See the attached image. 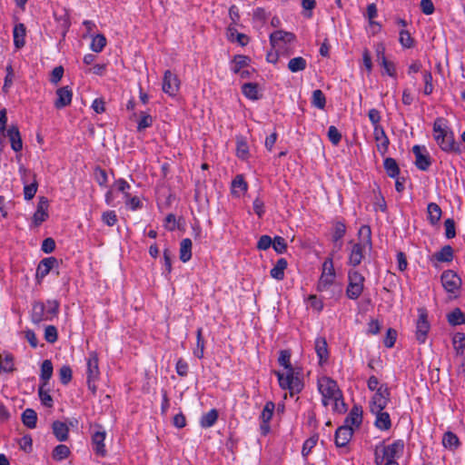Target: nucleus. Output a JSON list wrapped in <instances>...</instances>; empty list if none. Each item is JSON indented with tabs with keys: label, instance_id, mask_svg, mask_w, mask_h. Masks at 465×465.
<instances>
[{
	"label": "nucleus",
	"instance_id": "f257e3e1",
	"mask_svg": "<svg viewBox=\"0 0 465 465\" xmlns=\"http://www.w3.org/2000/svg\"><path fill=\"white\" fill-rule=\"evenodd\" d=\"M318 391L322 395V403L323 406L331 407V411L337 413H343L346 411L342 393L334 380L327 376L319 378Z\"/></svg>",
	"mask_w": 465,
	"mask_h": 465
},
{
	"label": "nucleus",
	"instance_id": "f03ea898",
	"mask_svg": "<svg viewBox=\"0 0 465 465\" xmlns=\"http://www.w3.org/2000/svg\"><path fill=\"white\" fill-rule=\"evenodd\" d=\"M367 387L371 393L369 401L370 411L386 409L391 397L388 386L377 377L371 376L367 381Z\"/></svg>",
	"mask_w": 465,
	"mask_h": 465
},
{
	"label": "nucleus",
	"instance_id": "7ed1b4c3",
	"mask_svg": "<svg viewBox=\"0 0 465 465\" xmlns=\"http://www.w3.org/2000/svg\"><path fill=\"white\" fill-rule=\"evenodd\" d=\"M274 373L278 378L280 387L289 391L292 396L302 391L303 388L302 371L299 367L278 370Z\"/></svg>",
	"mask_w": 465,
	"mask_h": 465
},
{
	"label": "nucleus",
	"instance_id": "20e7f679",
	"mask_svg": "<svg viewBox=\"0 0 465 465\" xmlns=\"http://www.w3.org/2000/svg\"><path fill=\"white\" fill-rule=\"evenodd\" d=\"M360 242L354 243L349 254V264L359 265L367 251L371 249V232L369 226L363 225L359 230Z\"/></svg>",
	"mask_w": 465,
	"mask_h": 465
},
{
	"label": "nucleus",
	"instance_id": "39448f33",
	"mask_svg": "<svg viewBox=\"0 0 465 465\" xmlns=\"http://www.w3.org/2000/svg\"><path fill=\"white\" fill-rule=\"evenodd\" d=\"M433 137L438 145L445 152L455 150L452 132L449 129L446 121L438 118L433 124Z\"/></svg>",
	"mask_w": 465,
	"mask_h": 465
},
{
	"label": "nucleus",
	"instance_id": "423d86ee",
	"mask_svg": "<svg viewBox=\"0 0 465 465\" xmlns=\"http://www.w3.org/2000/svg\"><path fill=\"white\" fill-rule=\"evenodd\" d=\"M403 450L404 442L401 440L388 446H377L375 449V462L377 465H381L385 460H395L402 455Z\"/></svg>",
	"mask_w": 465,
	"mask_h": 465
},
{
	"label": "nucleus",
	"instance_id": "0eeeda50",
	"mask_svg": "<svg viewBox=\"0 0 465 465\" xmlns=\"http://www.w3.org/2000/svg\"><path fill=\"white\" fill-rule=\"evenodd\" d=\"M336 272L334 270L333 260L328 257L322 264V272L317 282L318 292L327 291L335 282Z\"/></svg>",
	"mask_w": 465,
	"mask_h": 465
},
{
	"label": "nucleus",
	"instance_id": "6e6552de",
	"mask_svg": "<svg viewBox=\"0 0 465 465\" xmlns=\"http://www.w3.org/2000/svg\"><path fill=\"white\" fill-rule=\"evenodd\" d=\"M250 63L251 59L248 56L238 54L232 60L230 69L233 74H238L241 78H252L255 70L251 66Z\"/></svg>",
	"mask_w": 465,
	"mask_h": 465
},
{
	"label": "nucleus",
	"instance_id": "1a4fd4ad",
	"mask_svg": "<svg viewBox=\"0 0 465 465\" xmlns=\"http://www.w3.org/2000/svg\"><path fill=\"white\" fill-rule=\"evenodd\" d=\"M441 284L450 297H457L461 286V279L451 270H447L441 274Z\"/></svg>",
	"mask_w": 465,
	"mask_h": 465
},
{
	"label": "nucleus",
	"instance_id": "9d476101",
	"mask_svg": "<svg viewBox=\"0 0 465 465\" xmlns=\"http://www.w3.org/2000/svg\"><path fill=\"white\" fill-rule=\"evenodd\" d=\"M348 278L347 296L352 300L357 299L362 293L364 277L358 271L351 270L348 273Z\"/></svg>",
	"mask_w": 465,
	"mask_h": 465
},
{
	"label": "nucleus",
	"instance_id": "9b49d317",
	"mask_svg": "<svg viewBox=\"0 0 465 465\" xmlns=\"http://www.w3.org/2000/svg\"><path fill=\"white\" fill-rule=\"evenodd\" d=\"M98 356L94 351H91L86 359V375L88 388L94 392L96 390L95 381L100 375Z\"/></svg>",
	"mask_w": 465,
	"mask_h": 465
},
{
	"label": "nucleus",
	"instance_id": "f8f14e48",
	"mask_svg": "<svg viewBox=\"0 0 465 465\" xmlns=\"http://www.w3.org/2000/svg\"><path fill=\"white\" fill-rule=\"evenodd\" d=\"M295 35L292 33L285 31H275L270 35V42L276 52L284 51L293 43Z\"/></svg>",
	"mask_w": 465,
	"mask_h": 465
},
{
	"label": "nucleus",
	"instance_id": "ddd939ff",
	"mask_svg": "<svg viewBox=\"0 0 465 465\" xmlns=\"http://www.w3.org/2000/svg\"><path fill=\"white\" fill-rule=\"evenodd\" d=\"M181 82L178 76L170 70H166L163 78V91L169 96H175L180 90Z\"/></svg>",
	"mask_w": 465,
	"mask_h": 465
},
{
	"label": "nucleus",
	"instance_id": "4468645a",
	"mask_svg": "<svg viewBox=\"0 0 465 465\" xmlns=\"http://www.w3.org/2000/svg\"><path fill=\"white\" fill-rule=\"evenodd\" d=\"M419 316L416 322V338L420 343H424L427 335L430 331V323L428 322V314L425 309H419L418 310Z\"/></svg>",
	"mask_w": 465,
	"mask_h": 465
},
{
	"label": "nucleus",
	"instance_id": "2eb2a0df",
	"mask_svg": "<svg viewBox=\"0 0 465 465\" xmlns=\"http://www.w3.org/2000/svg\"><path fill=\"white\" fill-rule=\"evenodd\" d=\"M49 201L46 197H39L36 210L32 217V223L37 227L49 217Z\"/></svg>",
	"mask_w": 465,
	"mask_h": 465
},
{
	"label": "nucleus",
	"instance_id": "dca6fc26",
	"mask_svg": "<svg viewBox=\"0 0 465 465\" xmlns=\"http://www.w3.org/2000/svg\"><path fill=\"white\" fill-rule=\"evenodd\" d=\"M371 413L375 417L374 426L381 431H387L391 428V416L385 409L371 411Z\"/></svg>",
	"mask_w": 465,
	"mask_h": 465
},
{
	"label": "nucleus",
	"instance_id": "f3484780",
	"mask_svg": "<svg viewBox=\"0 0 465 465\" xmlns=\"http://www.w3.org/2000/svg\"><path fill=\"white\" fill-rule=\"evenodd\" d=\"M27 170L23 165L19 167V173L21 174L22 183L24 184V198L26 201L32 200L38 189V183L36 181L35 175L34 174L33 182L31 183H27L25 179V175L27 173Z\"/></svg>",
	"mask_w": 465,
	"mask_h": 465
},
{
	"label": "nucleus",
	"instance_id": "a211bd4d",
	"mask_svg": "<svg viewBox=\"0 0 465 465\" xmlns=\"http://www.w3.org/2000/svg\"><path fill=\"white\" fill-rule=\"evenodd\" d=\"M274 403L272 401H267L261 413V430L262 434H267L270 430V421L272 418L274 411Z\"/></svg>",
	"mask_w": 465,
	"mask_h": 465
},
{
	"label": "nucleus",
	"instance_id": "6ab92c4d",
	"mask_svg": "<svg viewBox=\"0 0 465 465\" xmlns=\"http://www.w3.org/2000/svg\"><path fill=\"white\" fill-rule=\"evenodd\" d=\"M105 437L106 433L102 430L94 431L92 435L93 449L97 455L102 457L106 455V449L104 445Z\"/></svg>",
	"mask_w": 465,
	"mask_h": 465
},
{
	"label": "nucleus",
	"instance_id": "aec40b11",
	"mask_svg": "<svg viewBox=\"0 0 465 465\" xmlns=\"http://www.w3.org/2000/svg\"><path fill=\"white\" fill-rule=\"evenodd\" d=\"M248 191V183L243 178V175L238 174L232 181L231 193L233 197L240 198Z\"/></svg>",
	"mask_w": 465,
	"mask_h": 465
},
{
	"label": "nucleus",
	"instance_id": "412c9836",
	"mask_svg": "<svg viewBox=\"0 0 465 465\" xmlns=\"http://www.w3.org/2000/svg\"><path fill=\"white\" fill-rule=\"evenodd\" d=\"M314 349L321 365L327 362L329 359V350L325 338L317 337L314 341Z\"/></svg>",
	"mask_w": 465,
	"mask_h": 465
},
{
	"label": "nucleus",
	"instance_id": "4be33fe9",
	"mask_svg": "<svg viewBox=\"0 0 465 465\" xmlns=\"http://www.w3.org/2000/svg\"><path fill=\"white\" fill-rule=\"evenodd\" d=\"M373 135L376 142L377 150L384 155L389 147V139L382 127H376L373 129Z\"/></svg>",
	"mask_w": 465,
	"mask_h": 465
},
{
	"label": "nucleus",
	"instance_id": "5701e85b",
	"mask_svg": "<svg viewBox=\"0 0 465 465\" xmlns=\"http://www.w3.org/2000/svg\"><path fill=\"white\" fill-rule=\"evenodd\" d=\"M57 98L54 106L58 109L69 105L72 102L73 92L68 86H64L56 91Z\"/></svg>",
	"mask_w": 465,
	"mask_h": 465
},
{
	"label": "nucleus",
	"instance_id": "b1692460",
	"mask_svg": "<svg viewBox=\"0 0 465 465\" xmlns=\"http://www.w3.org/2000/svg\"><path fill=\"white\" fill-rule=\"evenodd\" d=\"M353 434V429L348 425L341 426L335 433V443L338 447H344L351 440Z\"/></svg>",
	"mask_w": 465,
	"mask_h": 465
},
{
	"label": "nucleus",
	"instance_id": "393cba45",
	"mask_svg": "<svg viewBox=\"0 0 465 465\" xmlns=\"http://www.w3.org/2000/svg\"><path fill=\"white\" fill-rule=\"evenodd\" d=\"M413 153L415 154V163L420 170H427L430 164L429 160V156L426 153V149L424 147H420L419 145H415L412 149Z\"/></svg>",
	"mask_w": 465,
	"mask_h": 465
},
{
	"label": "nucleus",
	"instance_id": "a878e982",
	"mask_svg": "<svg viewBox=\"0 0 465 465\" xmlns=\"http://www.w3.org/2000/svg\"><path fill=\"white\" fill-rule=\"evenodd\" d=\"M6 135L8 136L11 143V147L15 152H20L23 148V142L21 139L20 132L15 125L10 126L6 130Z\"/></svg>",
	"mask_w": 465,
	"mask_h": 465
},
{
	"label": "nucleus",
	"instance_id": "bb28decb",
	"mask_svg": "<svg viewBox=\"0 0 465 465\" xmlns=\"http://www.w3.org/2000/svg\"><path fill=\"white\" fill-rule=\"evenodd\" d=\"M31 317L32 321L35 323L50 320L48 312H46L45 304L43 302H35L32 308Z\"/></svg>",
	"mask_w": 465,
	"mask_h": 465
},
{
	"label": "nucleus",
	"instance_id": "cd10ccee",
	"mask_svg": "<svg viewBox=\"0 0 465 465\" xmlns=\"http://www.w3.org/2000/svg\"><path fill=\"white\" fill-rule=\"evenodd\" d=\"M57 263V261L54 257H48L42 260L36 269V278L43 279L45 278L53 267Z\"/></svg>",
	"mask_w": 465,
	"mask_h": 465
},
{
	"label": "nucleus",
	"instance_id": "c85d7f7f",
	"mask_svg": "<svg viewBox=\"0 0 465 465\" xmlns=\"http://www.w3.org/2000/svg\"><path fill=\"white\" fill-rule=\"evenodd\" d=\"M362 421V410L359 406H353L352 409L350 411V413L348 414L345 424L348 425L351 428H357L361 425Z\"/></svg>",
	"mask_w": 465,
	"mask_h": 465
},
{
	"label": "nucleus",
	"instance_id": "c756f323",
	"mask_svg": "<svg viewBox=\"0 0 465 465\" xmlns=\"http://www.w3.org/2000/svg\"><path fill=\"white\" fill-rule=\"evenodd\" d=\"M451 342L456 355L463 356L465 353V334L462 332L454 333Z\"/></svg>",
	"mask_w": 465,
	"mask_h": 465
},
{
	"label": "nucleus",
	"instance_id": "7c9ffc66",
	"mask_svg": "<svg viewBox=\"0 0 465 465\" xmlns=\"http://www.w3.org/2000/svg\"><path fill=\"white\" fill-rule=\"evenodd\" d=\"M14 45L16 49L22 48L25 44V27L23 24L16 25L14 28Z\"/></svg>",
	"mask_w": 465,
	"mask_h": 465
},
{
	"label": "nucleus",
	"instance_id": "2f4dec72",
	"mask_svg": "<svg viewBox=\"0 0 465 465\" xmlns=\"http://www.w3.org/2000/svg\"><path fill=\"white\" fill-rule=\"evenodd\" d=\"M287 261L284 258L279 259L270 272L271 276L278 281L284 278V271L287 268Z\"/></svg>",
	"mask_w": 465,
	"mask_h": 465
},
{
	"label": "nucleus",
	"instance_id": "473e14b6",
	"mask_svg": "<svg viewBox=\"0 0 465 465\" xmlns=\"http://www.w3.org/2000/svg\"><path fill=\"white\" fill-rule=\"evenodd\" d=\"M242 92L246 98L252 101H256L261 97L260 91L256 84H244L242 86Z\"/></svg>",
	"mask_w": 465,
	"mask_h": 465
},
{
	"label": "nucleus",
	"instance_id": "72a5a7b5",
	"mask_svg": "<svg viewBox=\"0 0 465 465\" xmlns=\"http://www.w3.org/2000/svg\"><path fill=\"white\" fill-rule=\"evenodd\" d=\"M53 375V364L51 361L45 360L43 361L41 365V373H40V380L41 384H44V386L48 385V381L51 379Z\"/></svg>",
	"mask_w": 465,
	"mask_h": 465
},
{
	"label": "nucleus",
	"instance_id": "f704fd0d",
	"mask_svg": "<svg viewBox=\"0 0 465 465\" xmlns=\"http://www.w3.org/2000/svg\"><path fill=\"white\" fill-rule=\"evenodd\" d=\"M433 258L440 262H450L453 259V249L450 245H445L433 254Z\"/></svg>",
	"mask_w": 465,
	"mask_h": 465
},
{
	"label": "nucleus",
	"instance_id": "c9c22d12",
	"mask_svg": "<svg viewBox=\"0 0 465 465\" xmlns=\"http://www.w3.org/2000/svg\"><path fill=\"white\" fill-rule=\"evenodd\" d=\"M52 428L53 432L58 440L64 441L67 439L69 430L65 423L57 420L53 423Z\"/></svg>",
	"mask_w": 465,
	"mask_h": 465
},
{
	"label": "nucleus",
	"instance_id": "e433bc0d",
	"mask_svg": "<svg viewBox=\"0 0 465 465\" xmlns=\"http://www.w3.org/2000/svg\"><path fill=\"white\" fill-rule=\"evenodd\" d=\"M192 258V241L188 238L182 240L180 243V259L187 262Z\"/></svg>",
	"mask_w": 465,
	"mask_h": 465
},
{
	"label": "nucleus",
	"instance_id": "4c0bfd02",
	"mask_svg": "<svg viewBox=\"0 0 465 465\" xmlns=\"http://www.w3.org/2000/svg\"><path fill=\"white\" fill-rule=\"evenodd\" d=\"M218 419V411L215 409H212L208 412L204 413L200 420V425L203 428H210L214 425Z\"/></svg>",
	"mask_w": 465,
	"mask_h": 465
},
{
	"label": "nucleus",
	"instance_id": "58836bf2",
	"mask_svg": "<svg viewBox=\"0 0 465 465\" xmlns=\"http://www.w3.org/2000/svg\"><path fill=\"white\" fill-rule=\"evenodd\" d=\"M14 358L8 352L0 353V373L2 371L9 372L14 370Z\"/></svg>",
	"mask_w": 465,
	"mask_h": 465
},
{
	"label": "nucleus",
	"instance_id": "ea45409f",
	"mask_svg": "<svg viewBox=\"0 0 465 465\" xmlns=\"http://www.w3.org/2000/svg\"><path fill=\"white\" fill-rule=\"evenodd\" d=\"M22 421H23L24 425L29 429L35 428L36 421H37L36 412L32 409H26L22 413Z\"/></svg>",
	"mask_w": 465,
	"mask_h": 465
},
{
	"label": "nucleus",
	"instance_id": "a19ab883",
	"mask_svg": "<svg viewBox=\"0 0 465 465\" xmlns=\"http://www.w3.org/2000/svg\"><path fill=\"white\" fill-rule=\"evenodd\" d=\"M106 45V38L102 34L92 35L90 48L93 52L100 53Z\"/></svg>",
	"mask_w": 465,
	"mask_h": 465
},
{
	"label": "nucleus",
	"instance_id": "79ce46f5",
	"mask_svg": "<svg viewBox=\"0 0 465 465\" xmlns=\"http://www.w3.org/2000/svg\"><path fill=\"white\" fill-rule=\"evenodd\" d=\"M428 218L431 224H436L441 217V210L437 203H430L428 204Z\"/></svg>",
	"mask_w": 465,
	"mask_h": 465
},
{
	"label": "nucleus",
	"instance_id": "37998d69",
	"mask_svg": "<svg viewBox=\"0 0 465 465\" xmlns=\"http://www.w3.org/2000/svg\"><path fill=\"white\" fill-rule=\"evenodd\" d=\"M193 353L198 359H203L204 355V340L203 338V330L199 328L196 331V347Z\"/></svg>",
	"mask_w": 465,
	"mask_h": 465
},
{
	"label": "nucleus",
	"instance_id": "c03bdc74",
	"mask_svg": "<svg viewBox=\"0 0 465 465\" xmlns=\"http://www.w3.org/2000/svg\"><path fill=\"white\" fill-rule=\"evenodd\" d=\"M447 319L451 325H460L465 323V314L460 309H454L447 315Z\"/></svg>",
	"mask_w": 465,
	"mask_h": 465
},
{
	"label": "nucleus",
	"instance_id": "a18cd8bd",
	"mask_svg": "<svg viewBox=\"0 0 465 465\" xmlns=\"http://www.w3.org/2000/svg\"><path fill=\"white\" fill-rule=\"evenodd\" d=\"M307 62L304 58L298 56L291 59L288 63V68L292 73L302 71L306 68Z\"/></svg>",
	"mask_w": 465,
	"mask_h": 465
},
{
	"label": "nucleus",
	"instance_id": "49530a36",
	"mask_svg": "<svg viewBox=\"0 0 465 465\" xmlns=\"http://www.w3.org/2000/svg\"><path fill=\"white\" fill-rule=\"evenodd\" d=\"M38 395H39L41 403L44 406L48 407V408H51L53 406V403H54L53 398L47 390V386H44V384H40L39 389H38Z\"/></svg>",
	"mask_w": 465,
	"mask_h": 465
},
{
	"label": "nucleus",
	"instance_id": "de8ad7c7",
	"mask_svg": "<svg viewBox=\"0 0 465 465\" xmlns=\"http://www.w3.org/2000/svg\"><path fill=\"white\" fill-rule=\"evenodd\" d=\"M442 444L445 448L454 450L459 446V439L454 433L448 431L443 435Z\"/></svg>",
	"mask_w": 465,
	"mask_h": 465
},
{
	"label": "nucleus",
	"instance_id": "09e8293b",
	"mask_svg": "<svg viewBox=\"0 0 465 465\" xmlns=\"http://www.w3.org/2000/svg\"><path fill=\"white\" fill-rule=\"evenodd\" d=\"M399 42L403 48H411L414 45V39L411 37V34L405 29H401L400 31Z\"/></svg>",
	"mask_w": 465,
	"mask_h": 465
},
{
	"label": "nucleus",
	"instance_id": "8fccbe9b",
	"mask_svg": "<svg viewBox=\"0 0 465 465\" xmlns=\"http://www.w3.org/2000/svg\"><path fill=\"white\" fill-rule=\"evenodd\" d=\"M153 123V118L152 117V115L146 112H142L140 114V120L138 121L137 130L139 132H141V131L152 126Z\"/></svg>",
	"mask_w": 465,
	"mask_h": 465
},
{
	"label": "nucleus",
	"instance_id": "3c124183",
	"mask_svg": "<svg viewBox=\"0 0 465 465\" xmlns=\"http://www.w3.org/2000/svg\"><path fill=\"white\" fill-rule=\"evenodd\" d=\"M114 183V189H116V192L119 193H122L123 198L125 199L126 197H129V191L131 189V185L124 179H118L115 180Z\"/></svg>",
	"mask_w": 465,
	"mask_h": 465
},
{
	"label": "nucleus",
	"instance_id": "603ef678",
	"mask_svg": "<svg viewBox=\"0 0 465 465\" xmlns=\"http://www.w3.org/2000/svg\"><path fill=\"white\" fill-rule=\"evenodd\" d=\"M384 168L390 177L395 178L399 174L397 163L392 158H386L384 161Z\"/></svg>",
	"mask_w": 465,
	"mask_h": 465
},
{
	"label": "nucleus",
	"instance_id": "864d4df0",
	"mask_svg": "<svg viewBox=\"0 0 465 465\" xmlns=\"http://www.w3.org/2000/svg\"><path fill=\"white\" fill-rule=\"evenodd\" d=\"M312 104L313 106L323 109L325 107L326 99L325 95L321 90H315L312 93Z\"/></svg>",
	"mask_w": 465,
	"mask_h": 465
},
{
	"label": "nucleus",
	"instance_id": "5fc2aeb1",
	"mask_svg": "<svg viewBox=\"0 0 465 465\" xmlns=\"http://www.w3.org/2000/svg\"><path fill=\"white\" fill-rule=\"evenodd\" d=\"M317 442V435H313L304 441L302 450V456L304 458H306L311 453L312 450L316 446Z\"/></svg>",
	"mask_w": 465,
	"mask_h": 465
},
{
	"label": "nucleus",
	"instance_id": "6e6d98bb",
	"mask_svg": "<svg viewBox=\"0 0 465 465\" xmlns=\"http://www.w3.org/2000/svg\"><path fill=\"white\" fill-rule=\"evenodd\" d=\"M70 453L69 448L65 445H58L53 452V458L56 460H62L68 457Z\"/></svg>",
	"mask_w": 465,
	"mask_h": 465
},
{
	"label": "nucleus",
	"instance_id": "4d7b16f0",
	"mask_svg": "<svg viewBox=\"0 0 465 465\" xmlns=\"http://www.w3.org/2000/svg\"><path fill=\"white\" fill-rule=\"evenodd\" d=\"M280 370L293 368L291 363V353L288 351H282L278 359Z\"/></svg>",
	"mask_w": 465,
	"mask_h": 465
},
{
	"label": "nucleus",
	"instance_id": "13d9d810",
	"mask_svg": "<svg viewBox=\"0 0 465 465\" xmlns=\"http://www.w3.org/2000/svg\"><path fill=\"white\" fill-rule=\"evenodd\" d=\"M236 154L241 159H247L249 155V147L247 143L242 140L239 139L237 141V148H236Z\"/></svg>",
	"mask_w": 465,
	"mask_h": 465
},
{
	"label": "nucleus",
	"instance_id": "bf43d9fd",
	"mask_svg": "<svg viewBox=\"0 0 465 465\" xmlns=\"http://www.w3.org/2000/svg\"><path fill=\"white\" fill-rule=\"evenodd\" d=\"M422 76L424 81L423 94L425 95H430L433 92L432 75L430 72L425 71L423 72Z\"/></svg>",
	"mask_w": 465,
	"mask_h": 465
},
{
	"label": "nucleus",
	"instance_id": "052dcab7",
	"mask_svg": "<svg viewBox=\"0 0 465 465\" xmlns=\"http://www.w3.org/2000/svg\"><path fill=\"white\" fill-rule=\"evenodd\" d=\"M316 5L315 0H302V14L304 17L311 18L312 16V10L314 9Z\"/></svg>",
	"mask_w": 465,
	"mask_h": 465
},
{
	"label": "nucleus",
	"instance_id": "680f3d73",
	"mask_svg": "<svg viewBox=\"0 0 465 465\" xmlns=\"http://www.w3.org/2000/svg\"><path fill=\"white\" fill-rule=\"evenodd\" d=\"M380 64L383 67L384 73L391 77L396 78V66L393 62H391L387 59H383L382 62H380Z\"/></svg>",
	"mask_w": 465,
	"mask_h": 465
},
{
	"label": "nucleus",
	"instance_id": "e2e57ef3",
	"mask_svg": "<svg viewBox=\"0 0 465 465\" xmlns=\"http://www.w3.org/2000/svg\"><path fill=\"white\" fill-rule=\"evenodd\" d=\"M59 378L64 384H67L72 380V370L68 365L61 367L59 370Z\"/></svg>",
	"mask_w": 465,
	"mask_h": 465
},
{
	"label": "nucleus",
	"instance_id": "0e129e2a",
	"mask_svg": "<svg viewBox=\"0 0 465 465\" xmlns=\"http://www.w3.org/2000/svg\"><path fill=\"white\" fill-rule=\"evenodd\" d=\"M308 307L313 309L316 312H321L323 308V302L322 300L317 298L316 295H310L307 299Z\"/></svg>",
	"mask_w": 465,
	"mask_h": 465
},
{
	"label": "nucleus",
	"instance_id": "69168bd1",
	"mask_svg": "<svg viewBox=\"0 0 465 465\" xmlns=\"http://www.w3.org/2000/svg\"><path fill=\"white\" fill-rule=\"evenodd\" d=\"M328 138L332 144L337 145L341 140V134L335 126L331 125L328 129Z\"/></svg>",
	"mask_w": 465,
	"mask_h": 465
},
{
	"label": "nucleus",
	"instance_id": "338daca9",
	"mask_svg": "<svg viewBox=\"0 0 465 465\" xmlns=\"http://www.w3.org/2000/svg\"><path fill=\"white\" fill-rule=\"evenodd\" d=\"M19 447L25 452H30L33 449V440L30 435H24L18 441Z\"/></svg>",
	"mask_w": 465,
	"mask_h": 465
},
{
	"label": "nucleus",
	"instance_id": "774afa93",
	"mask_svg": "<svg viewBox=\"0 0 465 465\" xmlns=\"http://www.w3.org/2000/svg\"><path fill=\"white\" fill-rule=\"evenodd\" d=\"M102 221L108 226H114L117 222V216L114 211H106L102 214Z\"/></svg>",
	"mask_w": 465,
	"mask_h": 465
}]
</instances>
